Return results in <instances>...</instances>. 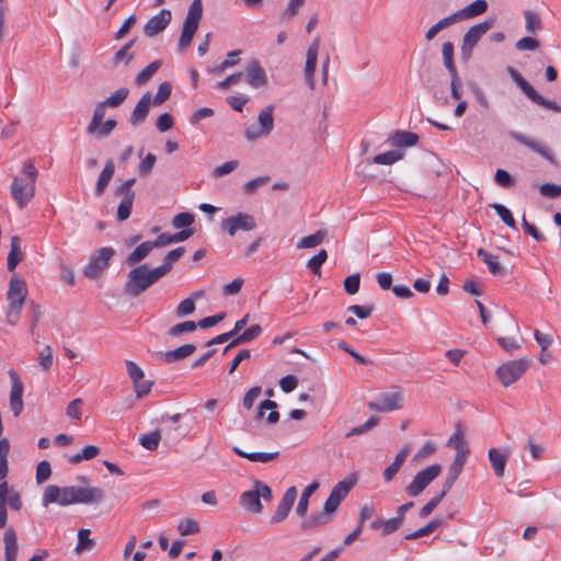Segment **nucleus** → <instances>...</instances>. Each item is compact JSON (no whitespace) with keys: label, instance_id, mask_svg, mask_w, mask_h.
Instances as JSON below:
<instances>
[{"label":"nucleus","instance_id":"9b49d317","mask_svg":"<svg viewBox=\"0 0 561 561\" xmlns=\"http://www.w3.org/2000/svg\"><path fill=\"white\" fill-rule=\"evenodd\" d=\"M527 368V359L510 360L496 369V376L504 387H508L517 381L525 374Z\"/></svg>","mask_w":561,"mask_h":561},{"label":"nucleus","instance_id":"ddd939ff","mask_svg":"<svg viewBox=\"0 0 561 561\" xmlns=\"http://www.w3.org/2000/svg\"><path fill=\"white\" fill-rule=\"evenodd\" d=\"M356 484L355 478H348L346 480L337 482L334 488L332 489L329 497L327 499L324 503V514H332L334 513L337 507L340 506L341 502L347 496L350 491L353 489V486Z\"/></svg>","mask_w":561,"mask_h":561},{"label":"nucleus","instance_id":"1a4fd4ad","mask_svg":"<svg viewBox=\"0 0 561 561\" xmlns=\"http://www.w3.org/2000/svg\"><path fill=\"white\" fill-rule=\"evenodd\" d=\"M7 504L13 511H20L23 505L20 493L14 489L10 490L8 482L3 480L0 483V529L7 524Z\"/></svg>","mask_w":561,"mask_h":561},{"label":"nucleus","instance_id":"052dcab7","mask_svg":"<svg viewBox=\"0 0 561 561\" xmlns=\"http://www.w3.org/2000/svg\"><path fill=\"white\" fill-rule=\"evenodd\" d=\"M90 529L82 528L78 531V545L76 551L79 552L83 549H91L94 546V540L90 538Z\"/></svg>","mask_w":561,"mask_h":561},{"label":"nucleus","instance_id":"ea45409f","mask_svg":"<svg viewBox=\"0 0 561 561\" xmlns=\"http://www.w3.org/2000/svg\"><path fill=\"white\" fill-rule=\"evenodd\" d=\"M440 526H442V520L438 518H434V519L430 520L425 526L417 529L416 531L405 535L404 538L407 540H415L417 538L431 535Z\"/></svg>","mask_w":561,"mask_h":561},{"label":"nucleus","instance_id":"0e129e2a","mask_svg":"<svg viewBox=\"0 0 561 561\" xmlns=\"http://www.w3.org/2000/svg\"><path fill=\"white\" fill-rule=\"evenodd\" d=\"M51 474V467L47 460H42L36 467V482L38 484L45 482Z\"/></svg>","mask_w":561,"mask_h":561},{"label":"nucleus","instance_id":"f257e3e1","mask_svg":"<svg viewBox=\"0 0 561 561\" xmlns=\"http://www.w3.org/2000/svg\"><path fill=\"white\" fill-rule=\"evenodd\" d=\"M22 174L13 176L11 195L19 208L23 209L34 198L38 171L31 161L22 165Z\"/></svg>","mask_w":561,"mask_h":561},{"label":"nucleus","instance_id":"4468645a","mask_svg":"<svg viewBox=\"0 0 561 561\" xmlns=\"http://www.w3.org/2000/svg\"><path fill=\"white\" fill-rule=\"evenodd\" d=\"M274 126L272 107L264 108L257 117V123L251 124L245 129L248 140H255L260 137L267 136Z\"/></svg>","mask_w":561,"mask_h":561},{"label":"nucleus","instance_id":"79ce46f5","mask_svg":"<svg viewBox=\"0 0 561 561\" xmlns=\"http://www.w3.org/2000/svg\"><path fill=\"white\" fill-rule=\"evenodd\" d=\"M404 156V151L400 149L390 150L374 157L373 161L376 164L391 165L394 162L401 160Z\"/></svg>","mask_w":561,"mask_h":561},{"label":"nucleus","instance_id":"f03ea898","mask_svg":"<svg viewBox=\"0 0 561 561\" xmlns=\"http://www.w3.org/2000/svg\"><path fill=\"white\" fill-rule=\"evenodd\" d=\"M159 268H149L147 264L135 266L127 274L124 290L126 294L138 297L162 278Z\"/></svg>","mask_w":561,"mask_h":561},{"label":"nucleus","instance_id":"338daca9","mask_svg":"<svg viewBox=\"0 0 561 561\" xmlns=\"http://www.w3.org/2000/svg\"><path fill=\"white\" fill-rule=\"evenodd\" d=\"M539 192L548 198H558L561 196V185L545 183L539 186Z\"/></svg>","mask_w":561,"mask_h":561},{"label":"nucleus","instance_id":"c9c22d12","mask_svg":"<svg viewBox=\"0 0 561 561\" xmlns=\"http://www.w3.org/2000/svg\"><path fill=\"white\" fill-rule=\"evenodd\" d=\"M135 42L136 39H130L115 53L113 57L114 66H118L121 64H124L126 66L129 64V61L134 59L135 54L130 51V49L134 46Z\"/></svg>","mask_w":561,"mask_h":561},{"label":"nucleus","instance_id":"69168bd1","mask_svg":"<svg viewBox=\"0 0 561 561\" xmlns=\"http://www.w3.org/2000/svg\"><path fill=\"white\" fill-rule=\"evenodd\" d=\"M529 100H531L537 105H540L557 113H561L560 105H558L554 101L545 99L537 91L533 94V98H530Z\"/></svg>","mask_w":561,"mask_h":561},{"label":"nucleus","instance_id":"e2e57ef3","mask_svg":"<svg viewBox=\"0 0 561 561\" xmlns=\"http://www.w3.org/2000/svg\"><path fill=\"white\" fill-rule=\"evenodd\" d=\"M337 346L340 350L350 354L358 364H360V365H371L373 364V360L362 356L353 347H351L345 341H340L337 343Z\"/></svg>","mask_w":561,"mask_h":561},{"label":"nucleus","instance_id":"de8ad7c7","mask_svg":"<svg viewBox=\"0 0 561 561\" xmlns=\"http://www.w3.org/2000/svg\"><path fill=\"white\" fill-rule=\"evenodd\" d=\"M490 207L495 210L505 225L512 229H517L516 221L507 207L499 203L491 204Z\"/></svg>","mask_w":561,"mask_h":561},{"label":"nucleus","instance_id":"f8f14e48","mask_svg":"<svg viewBox=\"0 0 561 561\" xmlns=\"http://www.w3.org/2000/svg\"><path fill=\"white\" fill-rule=\"evenodd\" d=\"M51 503H57L60 506L76 504L73 485L60 488L50 484L46 486L43 494V505L47 507Z\"/></svg>","mask_w":561,"mask_h":561},{"label":"nucleus","instance_id":"cd10ccee","mask_svg":"<svg viewBox=\"0 0 561 561\" xmlns=\"http://www.w3.org/2000/svg\"><path fill=\"white\" fill-rule=\"evenodd\" d=\"M153 250L151 241H145L140 243L133 252L126 257V264L128 266H135L142 260H145L149 253Z\"/></svg>","mask_w":561,"mask_h":561},{"label":"nucleus","instance_id":"49530a36","mask_svg":"<svg viewBox=\"0 0 561 561\" xmlns=\"http://www.w3.org/2000/svg\"><path fill=\"white\" fill-rule=\"evenodd\" d=\"M443 62L449 73L457 72L454 62V45L451 42H445L442 46Z\"/></svg>","mask_w":561,"mask_h":561},{"label":"nucleus","instance_id":"680f3d73","mask_svg":"<svg viewBox=\"0 0 561 561\" xmlns=\"http://www.w3.org/2000/svg\"><path fill=\"white\" fill-rule=\"evenodd\" d=\"M327 515L328 514L323 513V515L309 516L301 523V528L305 530L313 529V528H317V527H320V526L327 524L329 522V517Z\"/></svg>","mask_w":561,"mask_h":561},{"label":"nucleus","instance_id":"a211bd4d","mask_svg":"<svg viewBox=\"0 0 561 561\" xmlns=\"http://www.w3.org/2000/svg\"><path fill=\"white\" fill-rule=\"evenodd\" d=\"M494 22V19H486L471 26L463 35L462 43L474 48L480 38L493 27Z\"/></svg>","mask_w":561,"mask_h":561},{"label":"nucleus","instance_id":"a878e982","mask_svg":"<svg viewBox=\"0 0 561 561\" xmlns=\"http://www.w3.org/2000/svg\"><path fill=\"white\" fill-rule=\"evenodd\" d=\"M488 457L495 476L503 477L508 453H502L500 449L491 448L489 449Z\"/></svg>","mask_w":561,"mask_h":561},{"label":"nucleus","instance_id":"4c0bfd02","mask_svg":"<svg viewBox=\"0 0 561 561\" xmlns=\"http://www.w3.org/2000/svg\"><path fill=\"white\" fill-rule=\"evenodd\" d=\"M233 451L238 456L247 458L248 460L253 461V462H268V461L275 459L278 456V454H279L278 451H274V453H245V451L241 450L238 447H234Z\"/></svg>","mask_w":561,"mask_h":561},{"label":"nucleus","instance_id":"5fc2aeb1","mask_svg":"<svg viewBox=\"0 0 561 561\" xmlns=\"http://www.w3.org/2000/svg\"><path fill=\"white\" fill-rule=\"evenodd\" d=\"M327 259H328V252L322 249L319 251L318 254H316L308 261L307 267L310 268V271L314 275L320 276L321 275V266L327 261Z\"/></svg>","mask_w":561,"mask_h":561},{"label":"nucleus","instance_id":"dca6fc26","mask_svg":"<svg viewBox=\"0 0 561 561\" xmlns=\"http://www.w3.org/2000/svg\"><path fill=\"white\" fill-rule=\"evenodd\" d=\"M172 13L168 9H162L158 14L151 16L144 26V33L147 37H153L164 31L170 24Z\"/></svg>","mask_w":561,"mask_h":561},{"label":"nucleus","instance_id":"864d4df0","mask_svg":"<svg viewBox=\"0 0 561 561\" xmlns=\"http://www.w3.org/2000/svg\"><path fill=\"white\" fill-rule=\"evenodd\" d=\"M178 531L181 536L195 535L201 531L199 524L195 519L185 518L180 520Z\"/></svg>","mask_w":561,"mask_h":561},{"label":"nucleus","instance_id":"8fccbe9b","mask_svg":"<svg viewBox=\"0 0 561 561\" xmlns=\"http://www.w3.org/2000/svg\"><path fill=\"white\" fill-rule=\"evenodd\" d=\"M525 28L528 33L536 34L541 28L540 16L530 10L524 11Z\"/></svg>","mask_w":561,"mask_h":561},{"label":"nucleus","instance_id":"b1692460","mask_svg":"<svg viewBox=\"0 0 561 561\" xmlns=\"http://www.w3.org/2000/svg\"><path fill=\"white\" fill-rule=\"evenodd\" d=\"M268 410L270 413L266 416V421L268 424H275L279 420V413L277 411V403L272 400H264L260 403L255 412V420L261 421L265 416V411Z\"/></svg>","mask_w":561,"mask_h":561},{"label":"nucleus","instance_id":"473e14b6","mask_svg":"<svg viewBox=\"0 0 561 561\" xmlns=\"http://www.w3.org/2000/svg\"><path fill=\"white\" fill-rule=\"evenodd\" d=\"M185 253V248L184 247H179L172 251H170L164 260H163V263L159 266H157V268H159L160 273L162 274V276L164 277L168 273L171 272L172 267H173V264L179 261L183 254Z\"/></svg>","mask_w":561,"mask_h":561},{"label":"nucleus","instance_id":"9d476101","mask_svg":"<svg viewBox=\"0 0 561 561\" xmlns=\"http://www.w3.org/2000/svg\"><path fill=\"white\" fill-rule=\"evenodd\" d=\"M136 183V179L131 178L126 180L115 190L116 196H123L118 207H117V219L119 221H124L129 218L133 209V204L135 199V192L133 191V186Z\"/></svg>","mask_w":561,"mask_h":561},{"label":"nucleus","instance_id":"c85d7f7f","mask_svg":"<svg viewBox=\"0 0 561 561\" xmlns=\"http://www.w3.org/2000/svg\"><path fill=\"white\" fill-rule=\"evenodd\" d=\"M11 249L8 255L7 267L9 271H13L16 265L23 260V254L21 251V238L18 236H13L11 238Z\"/></svg>","mask_w":561,"mask_h":561},{"label":"nucleus","instance_id":"0eeeda50","mask_svg":"<svg viewBox=\"0 0 561 561\" xmlns=\"http://www.w3.org/2000/svg\"><path fill=\"white\" fill-rule=\"evenodd\" d=\"M404 392L401 387H392L391 391L379 393L376 401L368 402V408L376 412H392L403 407Z\"/></svg>","mask_w":561,"mask_h":561},{"label":"nucleus","instance_id":"774afa93","mask_svg":"<svg viewBox=\"0 0 561 561\" xmlns=\"http://www.w3.org/2000/svg\"><path fill=\"white\" fill-rule=\"evenodd\" d=\"M126 370L130 378V380L134 382H138L141 380L145 376L144 370L133 360H126Z\"/></svg>","mask_w":561,"mask_h":561},{"label":"nucleus","instance_id":"6e6552de","mask_svg":"<svg viewBox=\"0 0 561 561\" xmlns=\"http://www.w3.org/2000/svg\"><path fill=\"white\" fill-rule=\"evenodd\" d=\"M442 472V466L438 463L428 466L415 474L413 480L407 485L405 492L409 496L415 497L420 495L433 480Z\"/></svg>","mask_w":561,"mask_h":561},{"label":"nucleus","instance_id":"72a5a7b5","mask_svg":"<svg viewBox=\"0 0 561 561\" xmlns=\"http://www.w3.org/2000/svg\"><path fill=\"white\" fill-rule=\"evenodd\" d=\"M507 73L511 79L517 84V87L523 91V93L528 98H533V94L536 90L533 85L513 67L508 66L506 68Z\"/></svg>","mask_w":561,"mask_h":561},{"label":"nucleus","instance_id":"c03bdc74","mask_svg":"<svg viewBox=\"0 0 561 561\" xmlns=\"http://www.w3.org/2000/svg\"><path fill=\"white\" fill-rule=\"evenodd\" d=\"M161 440V434L159 431H153L147 434H144L139 437V444L146 448L147 450L153 451L159 447V443Z\"/></svg>","mask_w":561,"mask_h":561},{"label":"nucleus","instance_id":"13d9d810","mask_svg":"<svg viewBox=\"0 0 561 561\" xmlns=\"http://www.w3.org/2000/svg\"><path fill=\"white\" fill-rule=\"evenodd\" d=\"M197 329V323L194 321H185L171 327L168 331L170 336H179L183 333L193 332Z\"/></svg>","mask_w":561,"mask_h":561},{"label":"nucleus","instance_id":"6ab92c4d","mask_svg":"<svg viewBox=\"0 0 561 561\" xmlns=\"http://www.w3.org/2000/svg\"><path fill=\"white\" fill-rule=\"evenodd\" d=\"M320 39L319 37L314 38L312 43L310 44L307 56H306V65H305V77L307 80V83L310 89L314 88V71L317 66V58H318V49H319Z\"/></svg>","mask_w":561,"mask_h":561},{"label":"nucleus","instance_id":"423d86ee","mask_svg":"<svg viewBox=\"0 0 561 561\" xmlns=\"http://www.w3.org/2000/svg\"><path fill=\"white\" fill-rule=\"evenodd\" d=\"M114 255L115 250L111 247H104L94 251L83 270V275L92 280L98 279L110 266V261Z\"/></svg>","mask_w":561,"mask_h":561},{"label":"nucleus","instance_id":"4d7b16f0","mask_svg":"<svg viewBox=\"0 0 561 561\" xmlns=\"http://www.w3.org/2000/svg\"><path fill=\"white\" fill-rule=\"evenodd\" d=\"M447 445L454 447L457 450V455L465 454V456H467L469 453V449L466 447L463 435L459 430L448 439Z\"/></svg>","mask_w":561,"mask_h":561},{"label":"nucleus","instance_id":"bf43d9fd","mask_svg":"<svg viewBox=\"0 0 561 561\" xmlns=\"http://www.w3.org/2000/svg\"><path fill=\"white\" fill-rule=\"evenodd\" d=\"M296 499H297V489L295 486L288 488L286 490L285 494L283 495V519L290 512Z\"/></svg>","mask_w":561,"mask_h":561},{"label":"nucleus","instance_id":"09e8293b","mask_svg":"<svg viewBox=\"0 0 561 561\" xmlns=\"http://www.w3.org/2000/svg\"><path fill=\"white\" fill-rule=\"evenodd\" d=\"M172 84L168 81H164L159 84L156 95L151 96V102L154 106H159L163 104L171 96Z\"/></svg>","mask_w":561,"mask_h":561},{"label":"nucleus","instance_id":"f704fd0d","mask_svg":"<svg viewBox=\"0 0 561 561\" xmlns=\"http://www.w3.org/2000/svg\"><path fill=\"white\" fill-rule=\"evenodd\" d=\"M478 256L482 259V261L488 265L489 271L493 275H503L504 268L501 266L499 262V257L486 252L484 249H479L477 252Z\"/></svg>","mask_w":561,"mask_h":561},{"label":"nucleus","instance_id":"f3484780","mask_svg":"<svg viewBox=\"0 0 561 561\" xmlns=\"http://www.w3.org/2000/svg\"><path fill=\"white\" fill-rule=\"evenodd\" d=\"M76 504H98L104 500V491L96 486H76L73 485Z\"/></svg>","mask_w":561,"mask_h":561},{"label":"nucleus","instance_id":"37998d69","mask_svg":"<svg viewBox=\"0 0 561 561\" xmlns=\"http://www.w3.org/2000/svg\"><path fill=\"white\" fill-rule=\"evenodd\" d=\"M325 237H327L325 230H318L316 233L300 239V241L297 243V248L298 249L316 248L317 245H319L323 242Z\"/></svg>","mask_w":561,"mask_h":561},{"label":"nucleus","instance_id":"603ef678","mask_svg":"<svg viewBox=\"0 0 561 561\" xmlns=\"http://www.w3.org/2000/svg\"><path fill=\"white\" fill-rule=\"evenodd\" d=\"M129 90L127 88H119L115 92H113L110 96H107L104 102L108 107H118L122 105L125 100L128 98Z\"/></svg>","mask_w":561,"mask_h":561},{"label":"nucleus","instance_id":"4be33fe9","mask_svg":"<svg viewBox=\"0 0 561 561\" xmlns=\"http://www.w3.org/2000/svg\"><path fill=\"white\" fill-rule=\"evenodd\" d=\"M488 7L489 4L486 0H476L465 8L454 12V16L456 18L457 22L470 20L485 13Z\"/></svg>","mask_w":561,"mask_h":561},{"label":"nucleus","instance_id":"39448f33","mask_svg":"<svg viewBox=\"0 0 561 561\" xmlns=\"http://www.w3.org/2000/svg\"><path fill=\"white\" fill-rule=\"evenodd\" d=\"M203 16L202 0H193L190 4L186 18L183 23L181 36L179 39V51L185 50L192 43V39L198 28Z\"/></svg>","mask_w":561,"mask_h":561},{"label":"nucleus","instance_id":"c756f323","mask_svg":"<svg viewBox=\"0 0 561 561\" xmlns=\"http://www.w3.org/2000/svg\"><path fill=\"white\" fill-rule=\"evenodd\" d=\"M4 556L5 561H15L18 556L16 535L12 528H8L4 533Z\"/></svg>","mask_w":561,"mask_h":561},{"label":"nucleus","instance_id":"20e7f679","mask_svg":"<svg viewBox=\"0 0 561 561\" xmlns=\"http://www.w3.org/2000/svg\"><path fill=\"white\" fill-rule=\"evenodd\" d=\"M272 500V490L260 480H254L253 488L240 496L241 506L251 514H259L263 510L262 501Z\"/></svg>","mask_w":561,"mask_h":561},{"label":"nucleus","instance_id":"7ed1b4c3","mask_svg":"<svg viewBox=\"0 0 561 561\" xmlns=\"http://www.w3.org/2000/svg\"><path fill=\"white\" fill-rule=\"evenodd\" d=\"M27 294L28 289L26 282L20 276L13 275L10 279L7 291V299L9 302L7 319L10 324L15 325L19 321Z\"/></svg>","mask_w":561,"mask_h":561},{"label":"nucleus","instance_id":"393cba45","mask_svg":"<svg viewBox=\"0 0 561 561\" xmlns=\"http://www.w3.org/2000/svg\"><path fill=\"white\" fill-rule=\"evenodd\" d=\"M114 172H115L114 161L112 159H108L105 162V165H104L103 170L101 171L98 182H96V185H95V195L96 196H102L104 194L107 185L110 184V182L114 175Z\"/></svg>","mask_w":561,"mask_h":561},{"label":"nucleus","instance_id":"2eb2a0df","mask_svg":"<svg viewBox=\"0 0 561 561\" xmlns=\"http://www.w3.org/2000/svg\"><path fill=\"white\" fill-rule=\"evenodd\" d=\"M256 227L254 217L247 213H238L222 220L221 228L229 236H234L238 231H251Z\"/></svg>","mask_w":561,"mask_h":561},{"label":"nucleus","instance_id":"a18cd8bd","mask_svg":"<svg viewBox=\"0 0 561 561\" xmlns=\"http://www.w3.org/2000/svg\"><path fill=\"white\" fill-rule=\"evenodd\" d=\"M10 451V444L7 438L0 439V481H3L8 476V455Z\"/></svg>","mask_w":561,"mask_h":561},{"label":"nucleus","instance_id":"6e6d98bb","mask_svg":"<svg viewBox=\"0 0 561 561\" xmlns=\"http://www.w3.org/2000/svg\"><path fill=\"white\" fill-rule=\"evenodd\" d=\"M378 422L379 419L377 416H370L363 425L353 427L351 431H348L345 434V437L348 438L355 435H363L368 431L373 430L378 424Z\"/></svg>","mask_w":561,"mask_h":561},{"label":"nucleus","instance_id":"412c9836","mask_svg":"<svg viewBox=\"0 0 561 561\" xmlns=\"http://www.w3.org/2000/svg\"><path fill=\"white\" fill-rule=\"evenodd\" d=\"M151 103V93L146 92L137 102L130 114L129 123L131 126H139L146 121Z\"/></svg>","mask_w":561,"mask_h":561},{"label":"nucleus","instance_id":"3c124183","mask_svg":"<svg viewBox=\"0 0 561 561\" xmlns=\"http://www.w3.org/2000/svg\"><path fill=\"white\" fill-rule=\"evenodd\" d=\"M9 376L12 380V387L10 392V401L11 400H22L23 396V383L18 373L14 369L9 370Z\"/></svg>","mask_w":561,"mask_h":561},{"label":"nucleus","instance_id":"a19ab883","mask_svg":"<svg viewBox=\"0 0 561 561\" xmlns=\"http://www.w3.org/2000/svg\"><path fill=\"white\" fill-rule=\"evenodd\" d=\"M162 66L161 60H154L150 62L147 67H145L136 77L135 83L137 85H144L146 82H148L153 75L159 70V68Z\"/></svg>","mask_w":561,"mask_h":561},{"label":"nucleus","instance_id":"bb28decb","mask_svg":"<svg viewBox=\"0 0 561 561\" xmlns=\"http://www.w3.org/2000/svg\"><path fill=\"white\" fill-rule=\"evenodd\" d=\"M389 140L396 147H410L417 144L419 136L409 130H396L390 135Z\"/></svg>","mask_w":561,"mask_h":561},{"label":"nucleus","instance_id":"7c9ffc66","mask_svg":"<svg viewBox=\"0 0 561 561\" xmlns=\"http://www.w3.org/2000/svg\"><path fill=\"white\" fill-rule=\"evenodd\" d=\"M261 332H262L261 327L259 324H253L252 327L247 329L242 334H240L233 341H231L225 347L224 353L226 354L232 347L254 340L255 337H257L261 334Z\"/></svg>","mask_w":561,"mask_h":561},{"label":"nucleus","instance_id":"2f4dec72","mask_svg":"<svg viewBox=\"0 0 561 561\" xmlns=\"http://www.w3.org/2000/svg\"><path fill=\"white\" fill-rule=\"evenodd\" d=\"M196 351V346L194 344H184L179 346L172 351H168L163 354V358L168 363H173L180 359H184L191 356Z\"/></svg>","mask_w":561,"mask_h":561},{"label":"nucleus","instance_id":"aec40b11","mask_svg":"<svg viewBox=\"0 0 561 561\" xmlns=\"http://www.w3.org/2000/svg\"><path fill=\"white\" fill-rule=\"evenodd\" d=\"M247 82L252 88L264 87L267 82L265 70L256 59L251 60L245 68Z\"/></svg>","mask_w":561,"mask_h":561},{"label":"nucleus","instance_id":"e433bc0d","mask_svg":"<svg viewBox=\"0 0 561 561\" xmlns=\"http://www.w3.org/2000/svg\"><path fill=\"white\" fill-rule=\"evenodd\" d=\"M455 23H458V22H457L456 18L454 16V13L439 20L437 23H435L427 30V32L425 33V41L426 42L433 41L440 31H443L444 28H446Z\"/></svg>","mask_w":561,"mask_h":561},{"label":"nucleus","instance_id":"5701e85b","mask_svg":"<svg viewBox=\"0 0 561 561\" xmlns=\"http://www.w3.org/2000/svg\"><path fill=\"white\" fill-rule=\"evenodd\" d=\"M510 137L512 139L516 140L517 142H519L520 145L526 146L534 152L540 154L541 157H543L548 160H551L552 157L550 154L549 149L546 146H543L542 144H540L539 141L531 139L518 131H511Z\"/></svg>","mask_w":561,"mask_h":561},{"label":"nucleus","instance_id":"58836bf2","mask_svg":"<svg viewBox=\"0 0 561 561\" xmlns=\"http://www.w3.org/2000/svg\"><path fill=\"white\" fill-rule=\"evenodd\" d=\"M106 107H108V106H107V104H105L104 101H102L95 105L92 119L87 127L88 134H94L98 130V128L101 126L103 118L105 116Z\"/></svg>","mask_w":561,"mask_h":561}]
</instances>
